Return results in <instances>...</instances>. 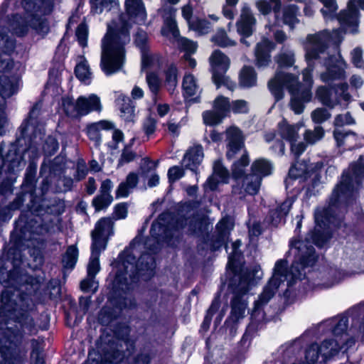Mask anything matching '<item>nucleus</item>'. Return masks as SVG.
Masks as SVG:
<instances>
[{"instance_id": "37998d69", "label": "nucleus", "mask_w": 364, "mask_h": 364, "mask_svg": "<svg viewBox=\"0 0 364 364\" xmlns=\"http://www.w3.org/2000/svg\"><path fill=\"white\" fill-rule=\"evenodd\" d=\"M220 307V300L219 295L215 296L211 301L209 308L207 309L203 321L201 324V328L203 330H208L210 328L213 316L218 312Z\"/></svg>"}, {"instance_id": "9d476101", "label": "nucleus", "mask_w": 364, "mask_h": 364, "mask_svg": "<svg viewBox=\"0 0 364 364\" xmlns=\"http://www.w3.org/2000/svg\"><path fill=\"white\" fill-rule=\"evenodd\" d=\"M18 82L16 77H9L6 75L0 76V135L6 133L5 127L7 118L4 112L6 99L17 93Z\"/></svg>"}, {"instance_id": "a878e982", "label": "nucleus", "mask_w": 364, "mask_h": 364, "mask_svg": "<svg viewBox=\"0 0 364 364\" xmlns=\"http://www.w3.org/2000/svg\"><path fill=\"white\" fill-rule=\"evenodd\" d=\"M255 23L256 19L250 10L248 8L244 9L240 21L236 23L238 33L244 38L250 37L252 35L253 26Z\"/></svg>"}, {"instance_id": "052dcab7", "label": "nucleus", "mask_w": 364, "mask_h": 364, "mask_svg": "<svg viewBox=\"0 0 364 364\" xmlns=\"http://www.w3.org/2000/svg\"><path fill=\"white\" fill-rule=\"evenodd\" d=\"M134 141V138L131 140L130 144H127L122 149L120 158L118 161V166H122L124 164L133 161L136 157V154L131 150V146Z\"/></svg>"}, {"instance_id": "423d86ee", "label": "nucleus", "mask_w": 364, "mask_h": 364, "mask_svg": "<svg viewBox=\"0 0 364 364\" xmlns=\"http://www.w3.org/2000/svg\"><path fill=\"white\" fill-rule=\"evenodd\" d=\"M41 103H36L30 110L28 117L23 121L16 134V141L12 146H18L21 152H31V158L39 156V146L43 142L45 133L38 127Z\"/></svg>"}, {"instance_id": "13d9d810", "label": "nucleus", "mask_w": 364, "mask_h": 364, "mask_svg": "<svg viewBox=\"0 0 364 364\" xmlns=\"http://www.w3.org/2000/svg\"><path fill=\"white\" fill-rule=\"evenodd\" d=\"M213 107L214 110L225 114V117H226L230 108L229 98L223 95L218 96L213 102Z\"/></svg>"}, {"instance_id": "0e129e2a", "label": "nucleus", "mask_w": 364, "mask_h": 364, "mask_svg": "<svg viewBox=\"0 0 364 364\" xmlns=\"http://www.w3.org/2000/svg\"><path fill=\"white\" fill-rule=\"evenodd\" d=\"M153 356L151 349L144 348L134 357L133 364H149Z\"/></svg>"}, {"instance_id": "79ce46f5", "label": "nucleus", "mask_w": 364, "mask_h": 364, "mask_svg": "<svg viewBox=\"0 0 364 364\" xmlns=\"http://www.w3.org/2000/svg\"><path fill=\"white\" fill-rule=\"evenodd\" d=\"M242 258V252L239 251H234L228 256V261L227 263L226 269L232 274H237L243 268V263L241 262Z\"/></svg>"}, {"instance_id": "bf43d9fd", "label": "nucleus", "mask_w": 364, "mask_h": 364, "mask_svg": "<svg viewBox=\"0 0 364 364\" xmlns=\"http://www.w3.org/2000/svg\"><path fill=\"white\" fill-rule=\"evenodd\" d=\"M75 73L80 81L86 84L90 83L91 73L90 72L88 65L85 62H82L76 65Z\"/></svg>"}, {"instance_id": "2f4dec72", "label": "nucleus", "mask_w": 364, "mask_h": 364, "mask_svg": "<svg viewBox=\"0 0 364 364\" xmlns=\"http://www.w3.org/2000/svg\"><path fill=\"white\" fill-rule=\"evenodd\" d=\"M257 75L255 68L244 65L239 74V85L243 88H250L257 85Z\"/></svg>"}, {"instance_id": "5fc2aeb1", "label": "nucleus", "mask_w": 364, "mask_h": 364, "mask_svg": "<svg viewBox=\"0 0 364 364\" xmlns=\"http://www.w3.org/2000/svg\"><path fill=\"white\" fill-rule=\"evenodd\" d=\"M92 11L95 13H102L103 11H110L116 4V0H90Z\"/></svg>"}, {"instance_id": "b1692460", "label": "nucleus", "mask_w": 364, "mask_h": 364, "mask_svg": "<svg viewBox=\"0 0 364 364\" xmlns=\"http://www.w3.org/2000/svg\"><path fill=\"white\" fill-rule=\"evenodd\" d=\"M112 183L110 179H106L101 183L100 193L92 200V205L96 211L106 209L112 202L113 198L110 195Z\"/></svg>"}, {"instance_id": "f3484780", "label": "nucleus", "mask_w": 364, "mask_h": 364, "mask_svg": "<svg viewBox=\"0 0 364 364\" xmlns=\"http://www.w3.org/2000/svg\"><path fill=\"white\" fill-rule=\"evenodd\" d=\"M204 154L203 149L201 144H196L188 149L183 154V161L187 160L188 163L183 166V176L186 173V171H189L192 176H194L196 183L198 181V166L203 161Z\"/></svg>"}, {"instance_id": "dca6fc26", "label": "nucleus", "mask_w": 364, "mask_h": 364, "mask_svg": "<svg viewBox=\"0 0 364 364\" xmlns=\"http://www.w3.org/2000/svg\"><path fill=\"white\" fill-rule=\"evenodd\" d=\"M114 221L111 218H102L92 231V246L105 249L108 238L113 235Z\"/></svg>"}, {"instance_id": "39448f33", "label": "nucleus", "mask_w": 364, "mask_h": 364, "mask_svg": "<svg viewBox=\"0 0 364 364\" xmlns=\"http://www.w3.org/2000/svg\"><path fill=\"white\" fill-rule=\"evenodd\" d=\"M53 0H22V6L26 15L22 17L18 14L13 15L8 20V28L18 36L26 35L29 28L39 34H46L49 31L47 21L41 15L46 14L50 11Z\"/></svg>"}, {"instance_id": "4468645a", "label": "nucleus", "mask_w": 364, "mask_h": 364, "mask_svg": "<svg viewBox=\"0 0 364 364\" xmlns=\"http://www.w3.org/2000/svg\"><path fill=\"white\" fill-rule=\"evenodd\" d=\"M162 16L164 19V26L162 28V34L168 37L173 43H176L178 49L182 51V41L180 37V31L175 20L176 9L171 6H164L161 9Z\"/></svg>"}, {"instance_id": "de8ad7c7", "label": "nucleus", "mask_w": 364, "mask_h": 364, "mask_svg": "<svg viewBox=\"0 0 364 364\" xmlns=\"http://www.w3.org/2000/svg\"><path fill=\"white\" fill-rule=\"evenodd\" d=\"M321 352V346L314 342L309 344L305 349L304 358L307 364L317 363Z\"/></svg>"}, {"instance_id": "680f3d73", "label": "nucleus", "mask_w": 364, "mask_h": 364, "mask_svg": "<svg viewBox=\"0 0 364 364\" xmlns=\"http://www.w3.org/2000/svg\"><path fill=\"white\" fill-rule=\"evenodd\" d=\"M265 316L266 314L262 309V306H261V303L259 301H255L254 306L250 313V320L262 325Z\"/></svg>"}, {"instance_id": "0eeeda50", "label": "nucleus", "mask_w": 364, "mask_h": 364, "mask_svg": "<svg viewBox=\"0 0 364 364\" xmlns=\"http://www.w3.org/2000/svg\"><path fill=\"white\" fill-rule=\"evenodd\" d=\"M31 215L30 218H26L23 215L19 218V222L24 223V227L36 235H44L48 232V228L43 223L40 215L45 213L58 215L64 212L63 201L57 197L51 198L39 199L36 196L30 195V203L27 205Z\"/></svg>"}, {"instance_id": "09e8293b", "label": "nucleus", "mask_w": 364, "mask_h": 364, "mask_svg": "<svg viewBox=\"0 0 364 364\" xmlns=\"http://www.w3.org/2000/svg\"><path fill=\"white\" fill-rule=\"evenodd\" d=\"M203 123L206 126L214 127L222 122L225 117V114H222L215 110H205L202 113Z\"/></svg>"}, {"instance_id": "473e14b6", "label": "nucleus", "mask_w": 364, "mask_h": 364, "mask_svg": "<svg viewBox=\"0 0 364 364\" xmlns=\"http://www.w3.org/2000/svg\"><path fill=\"white\" fill-rule=\"evenodd\" d=\"M232 294L230 301L231 310L228 318L239 320L244 317L247 304L242 299L244 295H240L239 293Z\"/></svg>"}, {"instance_id": "cd10ccee", "label": "nucleus", "mask_w": 364, "mask_h": 364, "mask_svg": "<svg viewBox=\"0 0 364 364\" xmlns=\"http://www.w3.org/2000/svg\"><path fill=\"white\" fill-rule=\"evenodd\" d=\"M78 109L80 115H86L90 112L101 110L100 97L95 94H91L87 97L80 96L77 98Z\"/></svg>"}, {"instance_id": "7c9ffc66", "label": "nucleus", "mask_w": 364, "mask_h": 364, "mask_svg": "<svg viewBox=\"0 0 364 364\" xmlns=\"http://www.w3.org/2000/svg\"><path fill=\"white\" fill-rule=\"evenodd\" d=\"M127 15L134 21H144L146 16L145 9L141 0H126Z\"/></svg>"}, {"instance_id": "ddd939ff", "label": "nucleus", "mask_w": 364, "mask_h": 364, "mask_svg": "<svg viewBox=\"0 0 364 364\" xmlns=\"http://www.w3.org/2000/svg\"><path fill=\"white\" fill-rule=\"evenodd\" d=\"M296 80V77L289 73L277 71L274 77L271 78L267 83L268 89L274 98L275 102H279L284 97V87L288 88Z\"/></svg>"}, {"instance_id": "a19ab883", "label": "nucleus", "mask_w": 364, "mask_h": 364, "mask_svg": "<svg viewBox=\"0 0 364 364\" xmlns=\"http://www.w3.org/2000/svg\"><path fill=\"white\" fill-rule=\"evenodd\" d=\"M5 6V3L2 5L0 9V16L3 15L5 13V10L4 9ZM16 41L15 40L9 37L5 32L4 31V28H0V48L2 50V52L4 54L9 55L12 51H14L15 48Z\"/></svg>"}, {"instance_id": "6e6552de", "label": "nucleus", "mask_w": 364, "mask_h": 364, "mask_svg": "<svg viewBox=\"0 0 364 364\" xmlns=\"http://www.w3.org/2000/svg\"><path fill=\"white\" fill-rule=\"evenodd\" d=\"M101 361L105 364H127L135 350V341L127 338L116 339L112 335H102L96 343Z\"/></svg>"}, {"instance_id": "8fccbe9b", "label": "nucleus", "mask_w": 364, "mask_h": 364, "mask_svg": "<svg viewBox=\"0 0 364 364\" xmlns=\"http://www.w3.org/2000/svg\"><path fill=\"white\" fill-rule=\"evenodd\" d=\"M243 145V140L240 136H232L228 144L227 159L231 160L233 159L235 154L240 151Z\"/></svg>"}, {"instance_id": "6e6d98bb", "label": "nucleus", "mask_w": 364, "mask_h": 364, "mask_svg": "<svg viewBox=\"0 0 364 364\" xmlns=\"http://www.w3.org/2000/svg\"><path fill=\"white\" fill-rule=\"evenodd\" d=\"M59 148L58 140L53 136H48L43 141L42 149L44 154L47 156L54 155Z\"/></svg>"}, {"instance_id": "a18cd8bd", "label": "nucleus", "mask_w": 364, "mask_h": 364, "mask_svg": "<svg viewBox=\"0 0 364 364\" xmlns=\"http://www.w3.org/2000/svg\"><path fill=\"white\" fill-rule=\"evenodd\" d=\"M119 100L122 101L120 105V111L122 113V117L127 122L133 121L134 117V105L129 97H122L119 98Z\"/></svg>"}, {"instance_id": "c03bdc74", "label": "nucleus", "mask_w": 364, "mask_h": 364, "mask_svg": "<svg viewBox=\"0 0 364 364\" xmlns=\"http://www.w3.org/2000/svg\"><path fill=\"white\" fill-rule=\"evenodd\" d=\"M91 257L87 265V275L95 277L97 273L100 271V255L101 251L104 250L105 249H101L93 246L91 247Z\"/></svg>"}, {"instance_id": "f8f14e48", "label": "nucleus", "mask_w": 364, "mask_h": 364, "mask_svg": "<svg viewBox=\"0 0 364 364\" xmlns=\"http://www.w3.org/2000/svg\"><path fill=\"white\" fill-rule=\"evenodd\" d=\"M318 259V255L312 245L306 246V250L294 262L291 266L292 279L302 280L306 278L305 269L315 266Z\"/></svg>"}, {"instance_id": "4c0bfd02", "label": "nucleus", "mask_w": 364, "mask_h": 364, "mask_svg": "<svg viewBox=\"0 0 364 364\" xmlns=\"http://www.w3.org/2000/svg\"><path fill=\"white\" fill-rule=\"evenodd\" d=\"M138 176L135 173H129L125 181L122 182L116 191V197H127L130 191L134 189L138 183Z\"/></svg>"}, {"instance_id": "338daca9", "label": "nucleus", "mask_w": 364, "mask_h": 364, "mask_svg": "<svg viewBox=\"0 0 364 364\" xmlns=\"http://www.w3.org/2000/svg\"><path fill=\"white\" fill-rule=\"evenodd\" d=\"M211 41L217 46L221 48H225L232 45L230 40L228 36L225 29L222 28L211 38Z\"/></svg>"}, {"instance_id": "6ab92c4d", "label": "nucleus", "mask_w": 364, "mask_h": 364, "mask_svg": "<svg viewBox=\"0 0 364 364\" xmlns=\"http://www.w3.org/2000/svg\"><path fill=\"white\" fill-rule=\"evenodd\" d=\"M276 48V43L267 38L257 43L255 50V65L258 68L267 67L271 62V52Z\"/></svg>"}, {"instance_id": "e433bc0d", "label": "nucleus", "mask_w": 364, "mask_h": 364, "mask_svg": "<svg viewBox=\"0 0 364 364\" xmlns=\"http://www.w3.org/2000/svg\"><path fill=\"white\" fill-rule=\"evenodd\" d=\"M209 225L208 218L205 215H193L188 222V230L193 235L205 234Z\"/></svg>"}, {"instance_id": "aec40b11", "label": "nucleus", "mask_w": 364, "mask_h": 364, "mask_svg": "<svg viewBox=\"0 0 364 364\" xmlns=\"http://www.w3.org/2000/svg\"><path fill=\"white\" fill-rule=\"evenodd\" d=\"M14 149L15 154L24 155L28 154L29 164L26 169L24 181L21 185L22 189L24 191L29 193V196L32 194L34 196L35 187L36 183V172H37V164L34 161L36 158H31V152L26 151L21 152L18 150V146H13Z\"/></svg>"}, {"instance_id": "c756f323", "label": "nucleus", "mask_w": 364, "mask_h": 364, "mask_svg": "<svg viewBox=\"0 0 364 364\" xmlns=\"http://www.w3.org/2000/svg\"><path fill=\"white\" fill-rule=\"evenodd\" d=\"M333 88L331 85L327 86H319L316 90V97L318 100L324 106L329 109H333L335 106L340 105L341 101L338 97H336L335 100H332Z\"/></svg>"}, {"instance_id": "603ef678", "label": "nucleus", "mask_w": 364, "mask_h": 364, "mask_svg": "<svg viewBox=\"0 0 364 364\" xmlns=\"http://www.w3.org/2000/svg\"><path fill=\"white\" fill-rule=\"evenodd\" d=\"M78 256L77 249L73 246H69L63 256V265L64 268L72 269L77 262Z\"/></svg>"}, {"instance_id": "864d4df0", "label": "nucleus", "mask_w": 364, "mask_h": 364, "mask_svg": "<svg viewBox=\"0 0 364 364\" xmlns=\"http://www.w3.org/2000/svg\"><path fill=\"white\" fill-rule=\"evenodd\" d=\"M166 86L170 92H173L177 85L178 70L174 64H171L165 72Z\"/></svg>"}, {"instance_id": "c9c22d12", "label": "nucleus", "mask_w": 364, "mask_h": 364, "mask_svg": "<svg viewBox=\"0 0 364 364\" xmlns=\"http://www.w3.org/2000/svg\"><path fill=\"white\" fill-rule=\"evenodd\" d=\"M336 18L342 27L350 28L351 33L356 34L358 32L359 18H355L354 15L346 11L345 9L341 10L337 14Z\"/></svg>"}, {"instance_id": "f704fd0d", "label": "nucleus", "mask_w": 364, "mask_h": 364, "mask_svg": "<svg viewBox=\"0 0 364 364\" xmlns=\"http://www.w3.org/2000/svg\"><path fill=\"white\" fill-rule=\"evenodd\" d=\"M272 171L273 166L272 163L264 158L256 159L251 165L252 175L260 178L271 175Z\"/></svg>"}, {"instance_id": "393cba45", "label": "nucleus", "mask_w": 364, "mask_h": 364, "mask_svg": "<svg viewBox=\"0 0 364 364\" xmlns=\"http://www.w3.org/2000/svg\"><path fill=\"white\" fill-rule=\"evenodd\" d=\"M193 7L188 1L183 5V18L186 21L189 30L205 33L210 26V22L205 18H196L193 19Z\"/></svg>"}, {"instance_id": "5701e85b", "label": "nucleus", "mask_w": 364, "mask_h": 364, "mask_svg": "<svg viewBox=\"0 0 364 364\" xmlns=\"http://www.w3.org/2000/svg\"><path fill=\"white\" fill-rule=\"evenodd\" d=\"M324 64L326 70L321 75V79L326 83L331 81L341 80L345 77L346 72L343 68L337 65L336 58L331 55L326 58Z\"/></svg>"}, {"instance_id": "bb28decb", "label": "nucleus", "mask_w": 364, "mask_h": 364, "mask_svg": "<svg viewBox=\"0 0 364 364\" xmlns=\"http://www.w3.org/2000/svg\"><path fill=\"white\" fill-rule=\"evenodd\" d=\"M332 237V231L330 230L321 229L315 226L310 230L306 237L307 242H312L318 248H322Z\"/></svg>"}, {"instance_id": "58836bf2", "label": "nucleus", "mask_w": 364, "mask_h": 364, "mask_svg": "<svg viewBox=\"0 0 364 364\" xmlns=\"http://www.w3.org/2000/svg\"><path fill=\"white\" fill-rule=\"evenodd\" d=\"M289 93L291 95L297 96L306 103L309 102L312 98L311 86L305 85L296 80L289 87Z\"/></svg>"}, {"instance_id": "4d7b16f0", "label": "nucleus", "mask_w": 364, "mask_h": 364, "mask_svg": "<svg viewBox=\"0 0 364 364\" xmlns=\"http://www.w3.org/2000/svg\"><path fill=\"white\" fill-rule=\"evenodd\" d=\"M275 61L278 68L281 69L289 68L295 63L294 55L293 53H281L275 56Z\"/></svg>"}, {"instance_id": "9b49d317", "label": "nucleus", "mask_w": 364, "mask_h": 364, "mask_svg": "<svg viewBox=\"0 0 364 364\" xmlns=\"http://www.w3.org/2000/svg\"><path fill=\"white\" fill-rule=\"evenodd\" d=\"M212 81L217 88H220L227 77L225 75L230 67V59L220 50H215L210 57Z\"/></svg>"}, {"instance_id": "e2e57ef3", "label": "nucleus", "mask_w": 364, "mask_h": 364, "mask_svg": "<svg viewBox=\"0 0 364 364\" xmlns=\"http://www.w3.org/2000/svg\"><path fill=\"white\" fill-rule=\"evenodd\" d=\"M348 327V317L343 315L340 317L337 323L332 327V333L338 337L342 336L347 331Z\"/></svg>"}, {"instance_id": "f257e3e1", "label": "nucleus", "mask_w": 364, "mask_h": 364, "mask_svg": "<svg viewBox=\"0 0 364 364\" xmlns=\"http://www.w3.org/2000/svg\"><path fill=\"white\" fill-rule=\"evenodd\" d=\"M182 229V222L170 213L160 214L153 222L150 235L144 244L150 252H144L136 260L141 250V245H136V239L119 256L123 269H119L113 280V289L115 291L126 292L131 289L139 278L144 281L150 279L154 274L155 259L152 254L156 253L163 243L169 246H176L179 243Z\"/></svg>"}, {"instance_id": "4be33fe9", "label": "nucleus", "mask_w": 364, "mask_h": 364, "mask_svg": "<svg viewBox=\"0 0 364 364\" xmlns=\"http://www.w3.org/2000/svg\"><path fill=\"white\" fill-rule=\"evenodd\" d=\"M253 277L249 270L242 269L237 274H232L229 279L228 288L232 293H239L240 295L246 294L250 290V284Z\"/></svg>"}, {"instance_id": "774afa93", "label": "nucleus", "mask_w": 364, "mask_h": 364, "mask_svg": "<svg viewBox=\"0 0 364 364\" xmlns=\"http://www.w3.org/2000/svg\"><path fill=\"white\" fill-rule=\"evenodd\" d=\"M350 169L352 174L348 171H345V173H349L352 177L353 175L355 177L364 176V156H360L357 162L352 164L350 165Z\"/></svg>"}, {"instance_id": "72a5a7b5", "label": "nucleus", "mask_w": 364, "mask_h": 364, "mask_svg": "<svg viewBox=\"0 0 364 364\" xmlns=\"http://www.w3.org/2000/svg\"><path fill=\"white\" fill-rule=\"evenodd\" d=\"M112 127V124L108 121H100L88 125L87 134L89 139L95 142V145L99 146L101 141L100 131L102 129H110Z\"/></svg>"}, {"instance_id": "1a4fd4ad", "label": "nucleus", "mask_w": 364, "mask_h": 364, "mask_svg": "<svg viewBox=\"0 0 364 364\" xmlns=\"http://www.w3.org/2000/svg\"><path fill=\"white\" fill-rule=\"evenodd\" d=\"M322 162L316 163L314 166H309L305 162L296 161L292 164L288 172V177L284 180L285 188L288 191L292 183L298 179L302 178L303 181H307L311 178L310 183L307 185L305 191L306 198L316 196L318 191H315L316 188L321 183Z\"/></svg>"}, {"instance_id": "f03ea898", "label": "nucleus", "mask_w": 364, "mask_h": 364, "mask_svg": "<svg viewBox=\"0 0 364 364\" xmlns=\"http://www.w3.org/2000/svg\"><path fill=\"white\" fill-rule=\"evenodd\" d=\"M44 281V277H28L25 284L28 294L20 296L18 302L14 299V295L11 291L5 290L1 293L2 306L0 311L6 312V316L9 319L0 321V334L4 335L10 344L16 346L21 342L23 335L37 333L38 328L28 313L33 306L32 299L28 298V295L38 301L43 300L46 294Z\"/></svg>"}, {"instance_id": "c85d7f7f", "label": "nucleus", "mask_w": 364, "mask_h": 364, "mask_svg": "<svg viewBox=\"0 0 364 364\" xmlns=\"http://www.w3.org/2000/svg\"><path fill=\"white\" fill-rule=\"evenodd\" d=\"M299 12V6L296 4L284 6L280 16L279 24L288 26L290 30H294L296 25L299 23L297 16Z\"/></svg>"}, {"instance_id": "a211bd4d", "label": "nucleus", "mask_w": 364, "mask_h": 364, "mask_svg": "<svg viewBox=\"0 0 364 364\" xmlns=\"http://www.w3.org/2000/svg\"><path fill=\"white\" fill-rule=\"evenodd\" d=\"M201 242L202 245L198 244L197 245V250L200 254L207 251V247L204 245L207 246L211 252H215L223 246L227 250L228 238L223 236V233L221 231L215 232L213 234L206 232L203 235Z\"/></svg>"}, {"instance_id": "412c9836", "label": "nucleus", "mask_w": 364, "mask_h": 364, "mask_svg": "<svg viewBox=\"0 0 364 364\" xmlns=\"http://www.w3.org/2000/svg\"><path fill=\"white\" fill-rule=\"evenodd\" d=\"M198 88L196 77L192 73L186 72L183 75V98L186 108L194 103L200 102L199 95L193 97Z\"/></svg>"}, {"instance_id": "20e7f679", "label": "nucleus", "mask_w": 364, "mask_h": 364, "mask_svg": "<svg viewBox=\"0 0 364 364\" xmlns=\"http://www.w3.org/2000/svg\"><path fill=\"white\" fill-rule=\"evenodd\" d=\"M354 191L353 178L349 173H343L341 180L333 188L329 197L328 206L317 210L314 213L316 227L321 229H337L341 227L343 220L336 214L335 208L348 205Z\"/></svg>"}, {"instance_id": "69168bd1", "label": "nucleus", "mask_w": 364, "mask_h": 364, "mask_svg": "<svg viewBox=\"0 0 364 364\" xmlns=\"http://www.w3.org/2000/svg\"><path fill=\"white\" fill-rule=\"evenodd\" d=\"M312 121L316 124H322L331 117V114L323 107L315 109L311 112Z\"/></svg>"}, {"instance_id": "2eb2a0df", "label": "nucleus", "mask_w": 364, "mask_h": 364, "mask_svg": "<svg viewBox=\"0 0 364 364\" xmlns=\"http://www.w3.org/2000/svg\"><path fill=\"white\" fill-rule=\"evenodd\" d=\"M300 191L301 190L299 189L296 191V194L287 197V198L275 208H270L264 218V221L269 225L274 228H277L282 222L285 223L286 217L292 208L294 203L296 200L297 195Z\"/></svg>"}, {"instance_id": "ea45409f", "label": "nucleus", "mask_w": 364, "mask_h": 364, "mask_svg": "<svg viewBox=\"0 0 364 364\" xmlns=\"http://www.w3.org/2000/svg\"><path fill=\"white\" fill-rule=\"evenodd\" d=\"M278 129L280 136L289 142L296 141L298 133L294 125L289 124L285 118L279 122Z\"/></svg>"}, {"instance_id": "7ed1b4c3", "label": "nucleus", "mask_w": 364, "mask_h": 364, "mask_svg": "<svg viewBox=\"0 0 364 364\" xmlns=\"http://www.w3.org/2000/svg\"><path fill=\"white\" fill-rule=\"evenodd\" d=\"M130 27L125 14L120 16L119 23L115 28L108 26L102 42L100 62L102 71L107 75L119 71L123 66L126 53L124 46L130 41Z\"/></svg>"}, {"instance_id": "49530a36", "label": "nucleus", "mask_w": 364, "mask_h": 364, "mask_svg": "<svg viewBox=\"0 0 364 364\" xmlns=\"http://www.w3.org/2000/svg\"><path fill=\"white\" fill-rule=\"evenodd\" d=\"M62 107L67 116L77 118L80 117L78 109L77 100L75 102L70 97H65L62 99Z\"/></svg>"}, {"instance_id": "3c124183", "label": "nucleus", "mask_w": 364, "mask_h": 364, "mask_svg": "<svg viewBox=\"0 0 364 364\" xmlns=\"http://www.w3.org/2000/svg\"><path fill=\"white\" fill-rule=\"evenodd\" d=\"M213 175L220 179L223 183H228L230 178V172L223 165L222 159L215 160L213 166Z\"/></svg>"}]
</instances>
